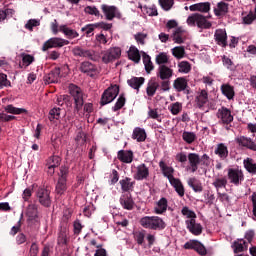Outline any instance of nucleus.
<instances>
[{
	"instance_id": "nucleus-1",
	"label": "nucleus",
	"mask_w": 256,
	"mask_h": 256,
	"mask_svg": "<svg viewBox=\"0 0 256 256\" xmlns=\"http://www.w3.org/2000/svg\"><path fill=\"white\" fill-rule=\"evenodd\" d=\"M139 223L143 229H149L150 231H163L167 227V223L159 216H143Z\"/></svg>"
},
{
	"instance_id": "nucleus-2",
	"label": "nucleus",
	"mask_w": 256,
	"mask_h": 256,
	"mask_svg": "<svg viewBox=\"0 0 256 256\" xmlns=\"http://www.w3.org/2000/svg\"><path fill=\"white\" fill-rule=\"evenodd\" d=\"M68 91L74 101V113H79L83 109V105H85V93L81 87L75 84H70Z\"/></svg>"
},
{
	"instance_id": "nucleus-3",
	"label": "nucleus",
	"mask_w": 256,
	"mask_h": 256,
	"mask_svg": "<svg viewBox=\"0 0 256 256\" xmlns=\"http://www.w3.org/2000/svg\"><path fill=\"white\" fill-rule=\"evenodd\" d=\"M117 95H119V85H111L102 93L100 105L104 107V105H109V103H113V101L117 99Z\"/></svg>"
},
{
	"instance_id": "nucleus-4",
	"label": "nucleus",
	"mask_w": 256,
	"mask_h": 256,
	"mask_svg": "<svg viewBox=\"0 0 256 256\" xmlns=\"http://www.w3.org/2000/svg\"><path fill=\"white\" fill-rule=\"evenodd\" d=\"M188 25H197L199 29H211V22L205 18L202 14L196 13L187 18Z\"/></svg>"
},
{
	"instance_id": "nucleus-5",
	"label": "nucleus",
	"mask_w": 256,
	"mask_h": 256,
	"mask_svg": "<svg viewBox=\"0 0 256 256\" xmlns=\"http://www.w3.org/2000/svg\"><path fill=\"white\" fill-rule=\"evenodd\" d=\"M65 45H69V42L65 39L59 37H52L44 42L42 46V51H49V49H57L61 47H65Z\"/></svg>"
},
{
	"instance_id": "nucleus-6",
	"label": "nucleus",
	"mask_w": 256,
	"mask_h": 256,
	"mask_svg": "<svg viewBox=\"0 0 256 256\" xmlns=\"http://www.w3.org/2000/svg\"><path fill=\"white\" fill-rule=\"evenodd\" d=\"M183 248L186 250L195 251L200 256L207 255V248L199 240H189L184 244Z\"/></svg>"
},
{
	"instance_id": "nucleus-7",
	"label": "nucleus",
	"mask_w": 256,
	"mask_h": 256,
	"mask_svg": "<svg viewBox=\"0 0 256 256\" xmlns=\"http://www.w3.org/2000/svg\"><path fill=\"white\" fill-rule=\"evenodd\" d=\"M101 9L107 21H113L115 18L121 19L122 17V14L117 6H109L107 4H103Z\"/></svg>"
},
{
	"instance_id": "nucleus-8",
	"label": "nucleus",
	"mask_w": 256,
	"mask_h": 256,
	"mask_svg": "<svg viewBox=\"0 0 256 256\" xmlns=\"http://www.w3.org/2000/svg\"><path fill=\"white\" fill-rule=\"evenodd\" d=\"M235 141L242 149H248L249 151L256 153V141L253 140V138L248 136H239Z\"/></svg>"
},
{
	"instance_id": "nucleus-9",
	"label": "nucleus",
	"mask_w": 256,
	"mask_h": 256,
	"mask_svg": "<svg viewBox=\"0 0 256 256\" xmlns=\"http://www.w3.org/2000/svg\"><path fill=\"white\" fill-rule=\"evenodd\" d=\"M121 57V48L119 47H113L108 50H106L103 53L102 61L105 64L113 63V61H117Z\"/></svg>"
},
{
	"instance_id": "nucleus-10",
	"label": "nucleus",
	"mask_w": 256,
	"mask_h": 256,
	"mask_svg": "<svg viewBox=\"0 0 256 256\" xmlns=\"http://www.w3.org/2000/svg\"><path fill=\"white\" fill-rule=\"evenodd\" d=\"M228 179L230 180V183H233L234 185H239L243 181V179H245V176L243 175V171L230 168L228 170Z\"/></svg>"
},
{
	"instance_id": "nucleus-11",
	"label": "nucleus",
	"mask_w": 256,
	"mask_h": 256,
	"mask_svg": "<svg viewBox=\"0 0 256 256\" xmlns=\"http://www.w3.org/2000/svg\"><path fill=\"white\" fill-rule=\"evenodd\" d=\"M186 228L192 235L199 236L203 233V226L201 223H197L195 219H189L185 221Z\"/></svg>"
},
{
	"instance_id": "nucleus-12",
	"label": "nucleus",
	"mask_w": 256,
	"mask_h": 256,
	"mask_svg": "<svg viewBox=\"0 0 256 256\" xmlns=\"http://www.w3.org/2000/svg\"><path fill=\"white\" fill-rule=\"evenodd\" d=\"M156 75L161 81L171 80V77H173V69L169 68L167 65H160Z\"/></svg>"
},
{
	"instance_id": "nucleus-13",
	"label": "nucleus",
	"mask_w": 256,
	"mask_h": 256,
	"mask_svg": "<svg viewBox=\"0 0 256 256\" xmlns=\"http://www.w3.org/2000/svg\"><path fill=\"white\" fill-rule=\"evenodd\" d=\"M61 77V68H54L48 74L44 76V82L46 85L51 83H59V79Z\"/></svg>"
},
{
	"instance_id": "nucleus-14",
	"label": "nucleus",
	"mask_w": 256,
	"mask_h": 256,
	"mask_svg": "<svg viewBox=\"0 0 256 256\" xmlns=\"http://www.w3.org/2000/svg\"><path fill=\"white\" fill-rule=\"evenodd\" d=\"M120 205L126 211H133L135 207V201H133V196H131V193L122 194L120 197Z\"/></svg>"
},
{
	"instance_id": "nucleus-15",
	"label": "nucleus",
	"mask_w": 256,
	"mask_h": 256,
	"mask_svg": "<svg viewBox=\"0 0 256 256\" xmlns=\"http://www.w3.org/2000/svg\"><path fill=\"white\" fill-rule=\"evenodd\" d=\"M72 53L74 57H85L86 59H91L92 61L95 59V51L83 49L79 46H76L72 49Z\"/></svg>"
},
{
	"instance_id": "nucleus-16",
	"label": "nucleus",
	"mask_w": 256,
	"mask_h": 256,
	"mask_svg": "<svg viewBox=\"0 0 256 256\" xmlns=\"http://www.w3.org/2000/svg\"><path fill=\"white\" fill-rule=\"evenodd\" d=\"M147 177H149V168L147 164L145 163L139 164L136 167V173L134 174V179L136 181H143L147 179Z\"/></svg>"
},
{
	"instance_id": "nucleus-17",
	"label": "nucleus",
	"mask_w": 256,
	"mask_h": 256,
	"mask_svg": "<svg viewBox=\"0 0 256 256\" xmlns=\"http://www.w3.org/2000/svg\"><path fill=\"white\" fill-rule=\"evenodd\" d=\"M218 119L221 120V123H223V125H230V123H233V115L231 114V110L225 107L219 109Z\"/></svg>"
},
{
	"instance_id": "nucleus-18",
	"label": "nucleus",
	"mask_w": 256,
	"mask_h": 256,
	"mask_svg": "<svg viewBox=\"0 0 256 256\" xmlns=\"http://www.w3.org/2000/svg\"><path fill=\"white\" fill-rule=\"evenodd\" d=\"M231 247L235 254L244 253V251L249 249V243L244 238H238L232 243Z\"/></svg>"
},
{
	"instance_id": "nucleus-19",
	"label": "nucleus",
	"mask_w": 256,
	"mask_h": 256,
	"mask_svg": "<svg viewBox=\"0 0 256 256\" xmlns=\"http://www.w3.org/2000/svg\"><path fill=\"white\" fill-rule=\"evenodd\" d=\"M214 40L219 47H227V31L225 29H217L214 33Z\"/></svg>"
},
{
	"instance_id": "nucleus-20",
	"label": "nucleus",
	"mask_w": 256,
	"mask_h": 256,
	"mask_svg": "<svg viewBox=\"0 0 256 256\" xmlns=\"http://www.w3.org/2000/svg\"><path fill=\"white\" fill-rule=\"evenodd\" d=\"M80 71L89 77H95V75H97V66L89 61L82 62L80 65Z\"/></svg>"
},
{
	"instance_id": "nucleus-21",
	"label": "nucleus",
	"mask_w": 256,
	"mask_h": 256,
	"mask_svg": "<svg viewBox=\"0 0 256 256\" xmlns=\"http://www.w3.org/2000/svg\"><path fill=\"white\" fill-rule=\"evenodd\" d=\"M127 84L131 89H135L136 93H139L141 87L145 85V77L133 76L131 79L127 80Z\"/></svg>"
},
{
	"instance_id": "nucleus-22",
	"label": "nucleus",
	"mask_w": 256,
	"mask_h": 256,
	"mask_svg": "<svg viewBox=\"0 0 256 256\" xmlns=\"http://www.w3.org/2000/svg\"><path fill=\"white\" fill-rule=\"evenodd\" d=\"M172 39H173L174 43L181 45V44L185 43V39H187V32L183 28L178 27L173 32Z\"/></svg>"
},
{
	"instance_id": "nucleus-23",
	"label": "nucleus",
	"mask_w": 256,
	"mask_h": 256,
	"mask_svg": "<svg viewBox=\"0 0 256 256\" xmlns=\"http://www.w3.org/2000/svg\"><path fill=\"white\" fill-rule=\"evenodd\" d=\"M133 151L131 150H120L117 152V159L121 161V163L131 164L133 163Z\"/></svg>"
},
{
	"instance_id": "nucleus-24",
	"label": "nucleus",
	"mask_w": 256,
	"mask_h": 256,
	"mask_svg": "<svg viewBox=\"0 0 256 256\" xmlns=\"http://www.w3.org/2000/svg\"><path fill=\"white\" fill-rule=\"evenodd\" d=\"M57 243L61 247L68 245L69 241L67 240V223L60 225Z\"/></svg>"
},
{
	"instance_id": "nucleus-25",
	"label": "nucleus",
	"mask_w": 256,
	"mask_h": 256,
	"mask_svg": "<svg viewBox=\"0 0 256 256\" xmlns=\"http://www.w3.org/2000/svg\"><path fill=\"white\" fill-rule=\"evenodd\" d=\"M188 161L190 163L191 173H195L201 164V157L197 153H190L188 154Z\"/></svg>"
},
{
	"instance_id": "nucleus-26",
	"label": "nucleus",
	"mask_w": 256,
	"mask_h": 256,
	"mask_svg": "<svg viewBox=\"0 0 256 256\" xmlns=\"http://www.w3.org/2000/svg\"><path fill=\"white\" fill-rule=\"evenodd\" d=\"M214 153L215 155H218L221 161H225V159L229 157V148L225 143H219L217 144Z\"/></svg>"
},
{
	"instance_id": "nucleus-27",
	"label": "nucleus",
	"mask_w": 256,
	"mask_h": 256,
	"mask_svg": "<svg viewBox=\"0 0 256 256\" xmlns=\"http://www.w3.org/2000/svg\"><path fill=\"white\" fill-rule=\"evenodd\" d=\"M229 13V4L223 1L218 2L216 7H214V15L216 17H225Z\"/></svg>"
},
{
	"instance_id": "nucleus-28",
	"label": "nucleus",
	"mask_w": 256,
	"mask_h": 256,
	"mask_svg": "<svg viewBox=\"0 0 256 256\" xmlns=\"http://www.w3.org/2000/svg\"><path fill=\"white\" fill-rule=\"evenodd\" d=\"M188 85H189V82L185 77H178L173 82V87L175 91H177V93H183V91L187 89Z\"/></svg>"
},
{
	"instance_id": "nucleus-29",
	"label": "nucleus",
	"mask_w": 256,
	"mask_h": 256,
	"mask_svg": "<svg viewBox=\"0 0 256 256\" xmlns=\"http://www.w3.org/2000/svg\"><path fill=\"white\" fill-rule=\"evenodd\" d=\"M159 167H160L164 177H167V179L169 181H172L175 179V177L173 176V173H175V169H173V167L167 166V164L163 160H161L159 162Z\"/></svg>"
},
{
	"instance_id": "nucleus-30",
	"label": "nucleus",
	"mask_w": 256,
	"mask_h": 256,
	"mask_svg": "<svg viewBox=\"0 0 256 256\" xmlns=\"http://www.w3.org/2000/svg\"><path fill=\"white\" fill-rule=\"evenodd\" d=\"M187 185L195 193H201V191H203V183H201V180L197 179L196 177L188 178Z\"/></svg>"
},
{
	"instance_id": "nucleus-31",
	"label": "nucleus",
	"mask_w": 256,
	"mask_h": 256,
	"mask_svg": "<svg viewBox=\"0 0 256 256\" xmlns=\"http://www.w3.org/2000/svg\"><path fill=\"white\" fill-rule=\"evenodd\" d=\"M159 82H157L156 78H151L146 87V94L148 97H154L155 93H157V89H159Z\"/></svg>"
},
{
	"instance_id": "nucleus-32",
	"label": "nucleus",
	"mask_w": 256,
	"mask_h": 256,
	"mask_svg": "<svg viewBox=\"0 0 256 256\" xmlns=\"http://www.w3.org/2000/svg\"><path fill=\"white\" fill-rule=\"evenodd\" d=\"M190 11H199L200 13H209L211 11V3L200 2L189 7Z\"/></svg>"
},
{
	"instance_id": "nucleus-33",
	"label": "nucleus",
	"mask_w": 256,
	"mask_h": 256,
	"mask_svg": "<svg viewBox=\"0 0 256 256\" xmlns=\"http://www.w3.org/2000/svg\"><path fill=\"white\" fill-rule=\"evenodd\" d=\"M207 101H209V94L207 93V90H201L195 99L198 109H203Z\"/></svg>"
},
{
	"instance_id": "nucleus-34",
	"label": "nucleus",
	"mask_w": 256,
	"mask_h": 256,
	"mask_svg": "<svg viewBox=\"0 0 256 256\" xmlns=\"http://www.w3.org/2000/svg\"><path fill=\"white\" fill-rule=\"evenodd\" d=\"M120 185H121V189L122 191L126 192V193H130V191H133L134 187H135V181H133V179L126 177L122 180H120Z\"/></svg>"
},
{
	"instance_id": "nucleus-35",
	"label": "nucleus",
	"mask_w": 256,
	"mask_h": 256,
	"mask_svg": "<svg viewBox=\"0 0 256 256\" xmlns=\"http://www.w3.org/2000/svg\"><path fill=\"white\" fill-rule=\"evenodd\" d=\"M132 139H136L138 143H143L145 139H147V132H145V129L136 127L133 130Z\"/></svg>"
},
{
	"instance_id": "nucleus-36",
	"label": "nucleus",
	"mask_w": 256,
	"mask_h": 256,
	"mask_svg": "<svg viewBox=\"0 0 256 256\" xmlns=\"http://www.w3.org/2000/svg\"><path fill=\"white\" fill-rule=\"evenodd\" d=\"M167 207H168L167 198L162 197L157 202V206L154 208V212L156 213V215H163V213L167 212Z\"/></svg>"
},
{
	"instance_id": "nucleus-37",
	"label": "nucleus",
	"mask_w": 256,
	"mask_h": 256,
	"mask_svg": "<svg viewBox=\"0 0 256 256\" xmlns=\"http://www.w3.org/2000/svg\"><path fill=\"white\" fill-rule=\"evenodd\" d=\"M128 59L134 63H139L141 61V54L139 53V49H137V47L130 46L128 51Z\"/></svg>"
},
{
	"instance_id": "nucleus-38",
	"label": "nucleus",
	"mask_w": 256,
	"mask_h": 256,
	"mask_svg": "<svg viewBox=\"0 0 256 256\" xmlns=\"http://www.w3.org/2000/svg\"><path fill=\"white\" fill-rule=\"evenodd\" d=\"M221 92L229 101L235 97V89L229 84H223L221 86Z\"/></svg>"
},
{
	"instance_id": "nucleus-39",
	"label": "nucleus",
	"mask_w": 256,
	"mask_h": 256,
	"mask_svg": "<svg viewBox=\"0 0 256 256\" xmlns=\"http://www.w3.org/2000/svg\"><path fill=\"white\" fill-rule=\"evenodd\" d=\"M38 197V201L40 203V205H42V207H51V196L49 195V193H38L37 194Z\"/></svg>"
},
{
	"instance_id": "nucleus-40",
	"label": "nucleus",
	"mask_w": 256,
	"mask_h": 256,
	"mask_svg": "<svg viewBox=\"0 0 256 256\" xmlns=\"http://www.w3.org/2000/svg\"><path fill=\"white\" fill-rule=\"evenodd\" d=\"M146 233L147 231L143 229L133 232L134 241L137 245H144Z\"/></svg>"
},
{
	"instance_id": "nucleus-41",
	"label": "nucleus",
	"mask_w": 256,
	"mask_h": 256,
	"mask_svg": "<svg viewBox=\"0 0 256 256\" xmlns=\"http://www.w3.org/2000/svg\"><path fill=\"white\" fill-rule=\"evenodd\" d=\"M59 31L64 33V35H66V37H69V39H75L79 37V33H77V31L70 29L65 25L60 26Z\"/></svg>"
},
{
	"instance_id": "nucleus-42",
	"label": "nucleus",
	"mask_w": 256,
	"mask_h": 256,
	"mask_svg": "<svg viewBox=\"0 0 256 256\" xmlns=\"http://www.w3.org/2000/svg\"><path fill=\"white\" fill-rule=\"evenodd\" d=\"M244 167L248 173L256 175V163L252 158H247L244 160Z\"/></svg>"
},
{
	"instance_id": "nucleus-43",
	"label": "nucleus",
	"mask_w": 256,
	"mask_h": 256,
	"mask_svg": "<svg viewBox=\"0 0 256 256\" xmlns=\"http://www.w3.org/2000/svg\"><path fill=\"white\" fill-rule=\"evenodd\" d=\"M35 61V57L31 54H24L22 56V64H19L20 69H27Z\"/></svg>"
},
{
	"instance_id": "nucleus-44",
	"label": "nucleus",
	"mask_w": 256,
	"mask_h": 256,
	"mask_svg": "<svg viewBox=\"0 0 256 256\" xmlns=\"http://www.w3.org/2000/svg\"><path fill=\"white\" fill-rule=\"evenodd\" d=\"M28 227H32L34 229H39L41 227V217L39 216H30L27 218Z\"/></svg>"
},
{
	"instance_id": "nucleus-45",
	"label": "nucleus",
	"mask_w": 256,
	"mask_h": 256,
	"mask_svg": "<svg viewBox=\"0 0 256 256\" xmlns=\"http://www.w3.org/2000/svg\"><path fill=\"white\" fill-rule=\"evenodd\" d=\"M6 113H11L12 115H22V113H27L25 108H17L13 105H7L5 108Z\"/></svg>"
},
{
	"instance_id": "nucleus-46",
	"label": "nucleus",
	"mask_w": 256,
	"mask_h": 256,
	"mask_svg": "<svg viewBox=\"0 0 256 256\" xmlns=\"http://www.w3.org/2000/svg\"><path fill=\"white\" fill-rule=\"evenodd\" d=\"M126 101L127 99H125V94H120L115 105L112 107V111L116 113V111H120V109H123V107H125Z\"/></svg>"
},
{
	"instance_id": "nucleus-47",
	"label": "nucleus",
	"mask_w": 256,
	"mask_h": 256,
	"mask_svg": "<svg viewBox=\"0 0 256 256\" xmlns=\"http://www.w3.org/2000/svg\"><path fill=\"white\" fill-rule=\"evenodd\" d=\"M170 183L174 187L176 193H185V187L180 179L174 178L173 180H170Z\"/></svg>"
},
{
	"instance_id": "nucleus-48",
	"label": "nucleus",
	"mask_w": 256,
	"mask_h": 256,
	"mask_svg": "<svg viewBox=\"0 0 256 256\" xmlns=\"http://www.w3.org/2000/svg\"><path fill=\"white\" fill-rule=\"evenodd\" d=\"M26 217H39V208L35 204H29L26 209Z\"/></svg>"
},
{
	"instance_id": "nucleus-49",
	"label": "nucleus",
	"mask_w": 256,
	"mask_h": 256,
	"mask_svg": "<svg viewBox=\"0 0 256 256\" xmlns=\"http://www.w3.org/2000/svg\"><path fill=\"white\" fill-rule=\"evenodd\" d=\"M114 221H115V224L120 227H128L129 226V220H127V218H125V216H123V215L115 214Z\"/></svg>"
},
{
	"instance_id": "nucleus-50",
	"label": "nucleus",
	"mask_w": 256,
	"mask_h": 256,
	"mask_svg": "<svg viewBox=\"0 0 256 256\" xmlns=\"http://www.w3.org/2000/svg\"><path fill=\"white\" fill-rule=\"evenodd\" d=\"M60 118H61V108H57V107L52 108L48 116L49 121L53 122L55 121V119L56 121H59Z\"/></svg>"
},
{
	"instance_id": "nucleus-51",
	"label": "nucleus",
	"mask_w": 256,
	"mask_h": 256,
	"mask_svg": "<svg viewBox=\"0 0 256 256\" xmlns=\"http://www.w3.org/2000/svg\"><path fill=\"white\" fill-rule=\"evenodd\" d=\"M143 63L145 65L146 73H151V71L155 69V66H153V62H151V57L147 54L143 55Z\"/></svg>"
},
{
	"instance_id": "nucleus-52",
	"label": "nucleus",
	"mask_w": 256,
	"mask_h": 256,
	"mask_svg": "<svg viewBox=\"0 0 256 256\" xmlns=\"http://www.w3.org/2000/svg\"><path fill=\"white\" fill-rule=\"evenodd\" d=\"M172 55L176 59H183L185 57V47L183 46H176L172 49Z\"/></svg>"
},
{
	"instance_id": "nucleus-53",
	"label": "nucleus",
	"mask_w": 256,
	"mask_h": 256,
	"mask_svg": "<svg viewBox=\"0 0 256 256\" xmlns=\"http://www.w3.org/2000/svg\"><path fill=\"white\" fill-rule=\"evenodd\" d=\"M156 63L159 65V67H161V65H167V63H169V56H167V53H159L156 56Z\"/></svg>"
},
{
	"instance_id": "nucleus-54",
	"label": "nucleus",
	"mask_w": 256,
	"mask_h": 256,
	"mask_svg": "<svg viewBox=\"0 0 256 256\" xmlns=\"http://www.w3.org/2000/svg\"><path fill=\"white\" fill-rule=\"evenodd\" d=\"M57 193H65L67 191V180L64 178H59L56 184Z\"/></svg>"
},
{
	"instance_id": "nucleus-55",
	"label": "nucleus",
	"mask_w": 256,
	"mask_h": 256,
	"mask_svg": "<svg viewBox=\"0 0 256 256\" xmlns=\"http://www.w3.org/2000/svg\"><path fill=\"white\" fill-rule=\"evenodd\" d=\"M222 63L224 67H227L230 71H235V69H237L233 60L225 55L222 57Z\"/></svg>"
},
{
	"instance_id": "nucleus-56",
	"label": "nucleus",
	"mask_w": 256,
	"mask_h": 256,
	"mask_svg": "<svg viewBox=\"0 0 256 256\" xmlns=\"http://www.w3.org/2000/svg\"><path fill=\"white\" fill-rule=\"evenodd\" d=\"M179 73H190L191 72V64L187 61H182L178 63Z\"/></svg>"
},
{
	"instance_id": "nucleus-57",
	"label": "nucleus",
	"mask_w": 256,
	"mask_h": 256,
	"mask_svg": "<svg viewBox=\"0 0 256 256\" xmlns=\"http://www.w3.org/2000/svg\"><path fill=\"white\" fill-rule=\"evenodd\" d=\"M47 165L56 168L59 167V165H61V157L55 155L51 156L47 160Z\"/></svg>"
},
{
	"instance_id": "nucleus-58",
	"label": "nucleus",
	"mask_w": 256,
	"mask_h": 256,
	"mask_svg": "<svg viewBox=\"0 0 256 256\" xmlns=\"http://www.w3.org/2000/svg\"><path fill=\"white\" fill-rule=\"evenodd\" d=\"M181 213L188 219H197V214H195V211L189 209L187 206L182 208Z\"/></svg>"
},
{
	"instance_id": "nucleus-59",
	"label": "nucleus",
	"mask_w": 256,
	"mask_h": 256,
	"mask_svg": "<svg viewBox=\"0 0 256 256\" xmlns=\"http://www.w3.org/2000/svg\"><path fill=\"white\" fill-rule=\"evenodd\" d=\"M197 137L195 136V133L193 132H184L182 134V139L188 143L189 145H191V143H193V141H195Z\"/></svg>"
},
{
	"instance_id": "nucleus-60",
	"label": "nucleus",
	"mask_w": 256,
	"mask_h": 256,
	"mask_svg": "<svg viewBox=\"0 0 256 256\" xmlns=\"http://www.w3.org/2000/svg\"><path fill=\"white\" fill-rule=\"evenodd\" d=\"M97 29V25L95 24H87L86 26L82 27L81 31L86 33L87 37H91V33H93Z\"/></svg>"
},
{
	"instance_id": "nucleus-61",
	"label": "nucleus",
	"mask_w": 256,
	"mask_h": 256,
	"mask_svg": "<svg viewBox=\"0 0 256 256\" xmlns=\"http://www.w3.org/2000/svg\"><path fill=\"white\" fill-rule=\"evenodd\" d=\"M41 25V21L37 19H30L25 24V29H28V31H33V27H39Z\"/></svg>"
},
{
	"instance_id": "nucleus-62",
	"label": "nucleus",
	"mask_w": 256,
	"mask_h": 256,
	"mask_svg": "<svg viewBox=\"0 0 256 256\" xmlns=\"http://www.w3.org/2000/svg\"><path fill=\"white\" fill-rule=\"evenodd\" d=\"M182 109H183V105H181V103L179 102L173 103L170 106V112L172 113V115H179Z\"/></svg>"
},
{
	"instance_id": "nucleus-63",
	"label": "nucleus",
	"mask_w": 256,
	"mask_h": 256,
	"mask_svg": "<svg viewBox=\"0 0 256 256\" xmlns=\"http://www.w3.org/2000/svg\"><path fill=\"white\" fill-rule=\"evenodd\" d=\"M84 11L88 15H95V17H99V15H101V13L99 12V9H97V7H95V6H87L84 9Z\"/></svg>"
},
{
	"instance_id": "nucleus-64",
	"label": "nucleus",
	"mask_w": 256,
	"mask_h": 256,
	"mask_svg": "<svg viewBox=\"0 0 256 256\" xmlns=\"http://www.w3.org/2000/svg\"><path fill=\"white\" fill-rule=\"evenodd\" d=\"M160 1V5L162 7V9H164V11H169L171 9V7H173L174 2L173 0H159Z\"/></svg>"
}]
</instances>
